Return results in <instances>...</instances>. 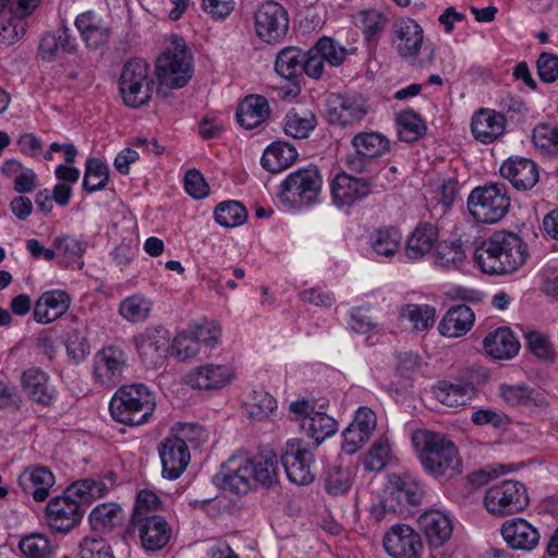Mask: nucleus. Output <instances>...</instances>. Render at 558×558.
Wrapping results in <instances>:
<instances>
[{
	"mask_svg": "<svg viewBox=\"0 0 558 558\" xmlns=\"http://www.w3.org/2000/svg\"><path fill=\"white\" fill-rule=\"evenodd\" d=\"M133 342L145 365L158 368L163 364L169 347V335L165 328L146 329L135 336Z\"/></svg>",
	"mask_w": 558,
	"mask_h": 558,
	"instance_id": "14",
	"label": "nucleus"
},
{
	"mask_svg": "<svg viewBox=\"0 0 558 558\" xmlns=\"http://www.w3.org/2000/svg\"><path fill=\"white\" fill-rule=\"evenodd\" d=\"M303 61L304 52L294 47H289L278 53L275 69L279 75L291 80L302 72Z\"/></svg>",
	"mask_w": 558,
	"mask_h": 558,
	"instance_id": "44",
	"label": "nucleus"
},
{
	"mask_svg": "<svg viewBox=\"0 0 558 558\" xmlns=\"http://www.w3.org/2000/svg\"><path fill=\"white\" fill-rule=\"evenodd\" d=\"M171 44L156 61V75L160 87L181 88L192 77V56L182 38L173 36Z\"/></svg>",
	"mask_w": 558,
	"mask_h": 558,
	"instance_id": "5",
	"label": "nucleus"
},
{
	"mask_svg": "<svg viewBox=\"0 0 558 558\" xmlns=\"http://www.w3.org/2000/svg\"><path fill=\"white\" fill-rule=\"evenodd\" d=\"M532 141L536 147L547 155H558V128L539 124L534 128Z\"/></svg>",
	"mask_w": 558,
	"mask_h": 558,
	"instance_id": "57",
	"label": "nucleus"
},
{
	"mask_svg": "<svg viewBox=\"0 0 558 558\" xmlns=\"http://www.w3.org/2000/svg\"><path fill=\"white\" fill-rule=\"evenodd\" d=\"M506 129V118L493 109L481 108L472 117L471 131L475 140L490 144L499 138Z\"/></svg>",
	"mask_w": 558,
	"mask_h": 558,
	"instance_id": "24",
	"label": "nucleus"
},
{
	"mask_svg": "<svg viewBox=\"0 0 558 558\" xmlns=\"http://www.w3.org/2000/svg\"><path fill=\"white\" fill-rule=\"evenodd\" d=\"M530 351L541 360L554 361L555 349L547 336L541 332H530L526 336Z\"/></svg>",
	"mask_w": 558,
	"mask_h": 558,
	"instance_id": "63",
	"label": "nucleus"
},
{
	"mask_svg": "<svg viewBox=\"0 0 558 558\" xmlns=\"http://www.w3.org/2000/svg\"><path fill=\"white\" fill-rule=\"evenodd\" d=\"M153 393L142 384L120 387L111 398L109 410L114 421L125 425H141L155 411Z\"/></svg>",
	"mask_w": 558,
	"mask_h": 558,
	"instance_id": "4",
	"label": "nucleus"
},
{
	"mask_svg": "<svg viewBox=\"0 0 558 558\" xmlns=\"http://www.w3.org/2000/svg\"><path fill=\"white\" fill-rule=\"evenodd\" d=\"M438 239L437 228L429 223H420L410 235L405 253L410 259H420L432 251Z\"/></svg>",
	"mask_w": 558,
	"mask_h": 558,
	"instance_id": "34",
	"label": "nucleus"
},
{
	"mask_svg": "<svg viewBox=\"0 0 558 558\" xmlns=\"http://www.w3.org/2000/svg\"><path fill=\"white\" fill-rule=\"evenodd\" d=\"M74 48V40L66 27H61L56 33L45 34L39 43V53L47 61L53 60L60 51L71 52Z\"/></svg>",
	"mask_w": 558,
	"mask_h": 558,
	"instance_id": "37",
	"label": "nucleus"
},
{
	"mask_svg": "<svg viewBox=\"0 0 558 558\" xmlns=\"http://www.w3.org/2000/svg\"><path fill=\"white\" fill-rule=\"evenodd\" d=\"M484 505L494 515L504 517L524 510L529 505L526 488L517 481H504L486 490Z\"/></svg>",
	"mask_w": 558,
	"mask_h": 558,
	"instance_id": "9",
	"label": "nucleus"
},
{
	"mask_svg": "<svg viewBox=\"0 0 558 558\" xmlns=\"http://www.w3.org/2000/svg\"><path fill=\"white\" fill-rule=\"evenodd\" d=\"M161 506L160 498L151 490L143 489L137 494L134 511L131 518V522L144 521L149 518H161L160 515L154 514L158 511Z\"/></svg>",
	"mask_w": 558,
	"mask_h": 558,
	"instance_id": "52",
	"label": "nucleus"
},
{
	"mask_svg": "<svg viewBox=\"0 0 558 558\" xmlns=\"http://www.w3.org/2000/svg\"><path fill=\"white\" fill-rule=\"evenodd\" d=\"M390 40L398 56L414 69L428 68L436 59L435 44L424 40L423 28L410 17L393 22Z\"/></svg>",
	"mask_w": 558,
	"mask_h": 558,
	"instance_id": "3",
	"label": "nucleus"
},
{
	"mask_svg": "<svg viewBox=\"0 0 558 558\" xmlns=\"http://www.w3.org/2000/svg\"><path fill=\"white\" fill-rule=\"evenodd\" d=\"M126 365L125 352L117 347L109 345L100 350L94 357L95 379L105 387H114L122 379Z\"/></svg>",
	"mask_w": 558,
	"mask_h": 558,
	"instance_id": "15",
	"label": "nucleus"
},
{
	"mask_svg": "<svg viewBox=\"0 0 558 558\" xmlns=\"http://www.w3.org/2000/svg\"><path fill=\"white\" fill-rule=\"evenodd\" d=\"M22 388L27 396L41 405H50L54 400V389L49 385L48 375L38 367H31L21 376Z\"/></svg>",
	"mask_w": 558,
	"mask_h": 558,
	"instance_id": "29",
	"label": "nucleus"
},
{
	"mask_svg": "<svg viewBox=\"0 0 558 558\" xmlns=\"http://www.w3.org/2000/svg\"><path fill=\"white\" fill-rule=\"evenodd\" d=\"M316 116L308 110L292 109L284 117L283 130L293 138H306L316 128Z\"/></svg>",
	"mask_w": 558,
	"mask_h": 558,
	"instance_id": "38",
	"label": "nucleus"
},
{
	"mask_svg": "<svg viewBox=\"0 0 558 558\" xmlns=\"http://www.w3.org/2000/svg\"><path fill=\"white\" fill-rule=\"evenodd\" d=\"M154 86L155 80L145 61L135 58L124 64L119 78V90L125 106L140 108L147 105Z\"/></svg>",
	"mask_w": 558,
	"mask_h": 558,
	"instance_id": "6",
	"label": "nucleus"
},
{
	"mask_svg": "<svg viewBox=\"0 0 558 558\" xmlns=\"http://www.w3.org/2000/svg\"><path fill=\"white\" fill-rule=\"evenodd\" d=\"M121 508L117 504L98 505L89 514V522L94 531H107L120 520Z\"/></svg>",
	"mask_w": 558,
	"mask_h": 558,
	"instance_id": "50",
	"label": "nucleus"
},
{
	"mask_svg": "<svg viewBox=\"0 0 558 558\" xmlns=\"http://www.w3.org/2000/svg\"><path fill=\"white\" fill-rule=\"evenodd\" d=\"M383 546L392 558H421L424 549L420 534L402 523L389 527L383 537Z\"/></svg>",
	"mask_w": 558,
	"mask_h": 558,
	"instance_id": "12",
	"label": "nucleus"
},
{
	"mask_svg": "<svg viewBox=\"0 0 558 558\" xmlns=\"http://www.w3.org/2000/svg\"><path fill=\"white\" fill-rule=\"evenodd\" d=\"M399 316L412 324L415 330H427L435 323L436 311L433 306L424 304H407L400 308Z\"/></svg>",
	"mask_w": 558,
	"mask_h": 558,
	"instance_id": "42",
	"label": "nucleus"
},
{
	"mask_svg": "<svg viewBox=\"0 0 558 558\" xmlns=\"http://www.w3.org/2000/svg\"><path fill=\"white\" fill-rule=\"evenodd\" d=\"M150 310V301L140 294H134L124 299L119 306L120 315L132 323L146 320L149 316Z\"/></svg>",
	"mask_w": 558,
	"mask_h": 558,
	"instance_id": "49",
	"label": "nucleus"
},
{
	"mask_svg": "<svg viewBox=\"0 0 558 558\" xmlns=\"http://www.w3.org/2000/svg\"><path fill=\"white\" fill-rule=\"evenodd\" d=\"M221 488L234 494H246L253 486V476L250 473V456L235 453L231 456L216 475Z\"/></svg>",
	"mask_w": 558,
	"mask_h": 558,
	"instance_id": "13",
	"label": "nucleus"
},
{
	"mask_svg": "<svg viewBox=\"0 0 558 558\" xmlns=\"http://www.w3.org/2000/svg\"><path fill=\"white\" fill-rule=\"evenodd\" d=\"M314 456L298 438L289 439L281 451V463L290 482L296 485H308L315 474L312 470Z\"/></svg>",
	"mask_w": 558,
	"mask_h": 558,
	"instance_id": "10",
	"label": "nucleus"
},
{
	"mask_svg": "<svg viewBox=\"0 0 558 558\" xmlns=\"http://www.w3.org/2000/svg\"><path fill=\"white\" fill-rule=\"evenodd\" d=\"M255 31L265 43H277L288 32L289 20L286 9L277 1L263 2L254 13Z\"/></svg>",
	"mask_w": 558,
	"mask_h": 558,
	"instance_id": "11",
	"label": "nucleus"
},
{
	"mask_svg": "<svg viewBox=\"0 0 558 558\" xmlns=\"http://www.w3.org/2000/svg\"><path fill=\"white\" fill-rule=\"evenodd\" d=\"M25 17L9 9V16L0 24V41L5 46L16 43L26 32Z\"/></svg>",
	"mask_w": 558,
	"mask_h": 558,
	"instance_id": "56",
	"label": "nucleus"
},
{
	"mask_svg": "<svg viewBox=\"0 0 558 558\" xmlns=\"http://www.w3.org/2000/svg\"><path fill=\"white\" fill-rule=\"evenodd\" d=\"M352 486V472L349 468L331 466L326 474L325 487L333 496L347 494Z\"/></svg>",
	"mask_w": 558,
	"mask_h": 558,
	"instance_id": "53",
	"label": "nucleus"
},
{
	"mask_svg": "<svg viewBox=\"0 0 558 558\" xmlns=\"http://www.w3.org/2000/svg\"><path fill=\"white\" fill-rule=\"evenodd\" d=\"M78 558H114L111 547L102 538L85 537L80 544Z\"/></svg>",
	"mask_w": 558,
	"mask_h": 558,
	"instance_id": "62",
	"label": "nucleus"
},
{
	"mask_svg": "<svg viewBox=\"0 0 558 558\" xmlns=\"http://www.w3.org/2000/svg\"><path fill=\"white\" fill-rule=\"evenodd\" d=\"M500 533L510 548L523 551L533 550L541 538L538 530L521 518L505 521Z\"/></svg>",
	"mask_w": 558,
	"mask_h": 558,
	"instance_id": "21",
	"label": "nucleus"
},
{
	"mask_svg": "<svg viewBox=\"0 0 558 558\" xmlns=\"http://www.w3.org/2000/svg\"><path fill=\"white\" fill-rule=\"evenodd\" d=\"M158 450L163 476L169 480L178 478L191 459L185 441L180 437H168L160 444Z\"/></svg>",
	"mask_w": 558,
	"mask_h": 558,
	"instance_id": "20",
	"label": "nucleus"
},
{
	"mask_svg": "<svg viewBox=\"0 0 558 558\" xmlns=\"http://www.w3.org/2000/svg\"><path fill=\"white\" fill-rule=\"evenodd\" d=\"M296 158L298 151L292 145L275 142L265 149L260 163L267 171L277 173L291 166Z\"/></svg>",
	"mask_w": 558,
	"mask_h": 558,
	"instance_id": "35",
	"label": "nucleus"
},
{
	"mask_svg": "<svg viewBox=\"0 0 558 558\" xmlns=\"http://www.w3.org/2000/svg\"><path fill=\"white\" fill-rule=\"evenodd\" d=\"M322 184V175L316 167L299 169L282 181L278 196L282 204L291 208L310 206L317 202Z\"/></svg>",
	"mask_w": 558,
	"mask_h": 558,
	"instance_id": "7",
	"label": "nucleus"
},
{
	"mask_svg": "<svg viewBox=\"0 0 558 558\" xmlns=\"http://www.w3.org/2000/svg\"><path fill=\"white\" fill-rule=\"evenodd\" d=\"M72 497L68 494V496L56 497L48 502L46 513L51 529L66 533L80 523L83 517V509L80 501L74 500Z\"/></svg>",
	"mask_w": 558,
	"mask_h": 558,
	"instance_id": "17",
	"label": "nucleus"
},
{
	"mask_svg": "<svg viewBox=\"0 0 558 558\" xmlns=\"http://www.w3.org/2000/svg\"><path fill=\"white\" fill-rule=\"evenodd\" d=\"M17 482L26 495H31L36 501H44L54 484V476L46 466L31 465L24 469Z\"/></svg>",
	"mask_w": 558,
	"mask_h": 558,
	"instance_id": "25",
	"label": "nucleus"
},
{
	"mask_svg": "<svg viewBox=\"0 0 558 558\" xmlns=\"http://www.w3.org/2000/svg\"><path fill=\"white\" fill-rule=\"evenodd\" d=\"M435 258L436 263L444 268H459L465 259L461 241L439 243Z\"/></svg>",
	"mask_w": 558,
	"mask_h": 558,
	"instance_id": "54",
	"label": "nucleus"
},
{
	"mask_svg": "<svg viewBox=\"0 0 558 558\" xmlns=\"http://www.w3.org/2000/svg\"><path fill=\"white\" fill-rule=\"evenodd\" d=\"M246 218V209L235 201L220 203L215 209V219L222 227H238L242 225Z\"/></svg>",
	"mask_w": 558,
	"mask_h": 558,
	"instance_id": "51",
	"label": "nucleus"
},
{
	"mask_svg": "<svg viewBox=\"0 0 558 558\" xmlns=\"http://www.w3.org/2000/svg\"><path fill=\"white\" fill-rule=\"evenodd\" d=\"M371 180L345 172L338 173L330 184L332 201L338 208L351 207L363 201L371 193Z\"/></svg>",
	"mask_w": 558,
	"mask_h": 558,
	"instance_id": "16",
	"label": "nucleus"
},
{
	"mask_svg": "<svg viewBox=\"0 0 558 558\" xmlns=\"http://www.w3.org/2000/svg\"><path fill=\"white\" fill-rule=\"evenodd\" d=\"M250 473L253 476V484L257 483L264 487L276 485L279 482L277 454L269 450L250 457Z\"/></svg>",
	"mask_w": 558,
	"mask_h": 558,
	"instance_id": "33",
	"label": "nucleus"
},
{
	"mask_svg": "<svg viewBox=\"0 0 558 558\" xmlns=\"http://www.w3.org/2000/svg\"><path fill=\"white\" fill-rule=\"evenodd\" d=\"M485 352L496 360H510L520 350V342L509 327H499L483 340Z\"/></svg>",
	"mask_w": 558,
	"mask_h": 558,
	"instance_id": "28",
	"label": "nucleus"
},
{
	"mask_svg": "<svg viewBox=\"0 0 558 558\" xmlns=\"http://www.w3.org/2000/svg\"><path fill=\"white\" fill-rule=\"evenodd\" d=\"M354 150L368 159L379 158L390 149L389 140L381 133L360 132L351 140Z\"/></svg>",
	"mask_w": 558,
	"mask_h": 558,
	"instance_id": "36",
	"label": "nucleus"
},
{
	"mask_svg": "<svg viewBox=\"0 0 558 558\" xmlns=\"http://www.w3.org/2000/svg\"><path fill=\"white\" fill-rule=\"evenodd\" d=\"M277 407L276 399L264 390L253 391L248 401L244 403V412L247 417L263 421L274 412Z\"/></svg>",
	"mask_w": 558,
	"mask_h": 558,
	"instance_id": "43",
	"label": "nucleus"
},
{
	"mask_svg": "<svg viewBox=\"0 0 558 558\" xmlns=\"http://www.w3.org/2000/svg\"><path fill=\"white\" fill-rule=\"evenodd\" d=\"M529 257L527 244L515 233L494 232L473 254L480 269L488 275H509L521 268Z\"/></svg>",
	"mask_w": 558,
	"mask_h": 558,
	"instance_id": "1",
	"label": "nucleus"
},
{
	"mask_svg": "<svg viewBox=\"0 0 558 558\" xmlns=\"http://www.w3.org/2000/svg\"><path fill=\"white\" fill-rule=\"evenodd\" d=\"M234 372L228 364H205L192 369L185 383L194 389L215 390L230 384Z\"/></svg>",
	"mask_w": 558,
	"mask_h": 558,
	"instance_id": "19",
	"label": "nucleus"
},
{
	"mask_svg": "<svg viewBox=\"0 0 558 558\" xmlns=\"http://www.w3.org/2000/svg\"><path fill=\"white\" fill-rule=\"evenodd\" d=\"M75 26L89 48L97 49L110 38V27L93 11L80 14Z\"/></svg>",
	"mask_w": 558,
	"mask_h": 558,
	"instance_id": "30",
	"label": "nucleus"
},
{
	"mask_svg": "<svg viewBox=\"0 0 558 558\" xmlns=\"http://www.w3.org/2000/svg\"><path fill=\"white\" fill-rule=\"evenodd\" d=\"M19 548L26 558H47L52 553V545L44 534L35 533L23 537Z\"/></svg>",
	"mask_w": 558,
	"mask_h": 558,
	"instance_id": "55",
	"label": "nucleus"
},
{
	"mask_svg": "<svg viewBox=\"0 0 558 558\" xmlns=\"http://www.w3.org/2000/svg\"><path fill=\"white\" fill-rule=\"evenodd\" d=\"M108 490L109 485L104 480L85 478L69 486L66 494L89 504L97 498L104 497Z\"/></svg>",
	"mask_w": 558,
	"mask_h": 558,
	"instance_id": "47",
	"label": "nucleus"
},
{
	"mask_svg": "<svg viewBox=\"0 0 558 558\" xmlns=\"http://www.w3.org/2000/svg\"><path fill=\"white\" fill-rule=\"evenodd\" d=\"M315 47L320 52L325 62L330 66L340 65L348 54V50L330 37H322L315 44Z\"/></svg>",
	"mask_w": 558,
	"mask_h": 558,
	"instance_id": "59",
	"label": "nucleus"
},
{
	"mask_svg": "<svg viewBox=\"0 0 558 558\" xmlns=\"http://www.w3.org/2000/svg\"><path fill=\"white\" fill-rule=\"evenodd\" d=\"M417 523L430 547L439 548L444 546L452 535L453 524L451 519L439 510L425 511L418 517Z\"/></svg>",
	"mask_w": 558,
	"mask_h": 558,
	"instance_id": "23",
	"label": "nucleus"
},
{
	"mask_svg": "<svg viewBox=\"0 0 558 558\" xmlns=\"http://www.w3.org/2000/svg\"><path fill=\"white\" fill-rule=\"evenodd\" d=\"M71 304L68 293L52 290L43 293L34 306V319L39 324H49L66 313Z\"/></svg>",
	"mask_w": 558,
	"mask_h": 558,
	"instance_id": "27",
	"label": "nucleus"
},
{
	"mask_svg": "<svg viewBox=\"0 0 558 558\" xmlns=\"http://www.w3.org/2000/svg\"><path fill=\"white\" fill-rule=\"evenodd\" d=\"M129 531L137 532L143 548L147 551L162 549L171 538V529L161 518H149L130 523Z\"/></svg>",
	"mask_w": 558,
	"mask_h": 558,
	"instance_id": "22",
	"label": "nucleus"
},
{
	"mask_svg": "<svg viewBox=\"0 0 558 558\" xmlns=\"http://www.w3.org/2000/svg\"><path fill=\"white\" fill-rule=\"evenodd\" d=\"M367 110L351 98L336 95L326 101V118L330 124L347 126L361 121Z\"/></svg>",
	"mask_w": 558,
	"mask_h": 558,
	"instance_id": "26",
	"label": "nucleus"
},
{
	"mask_svg": "<svg viewBox=\"0 0 558 558\" xmlns=\"http://www.w3.org/2000/svg\"><path fill=\"white\" fill-rule=\"evenodd\" d=\"M501 397L511 405H527L535 401V390L526 386H506L500 387Z\"/></svg>",
	"mask_w": 558,
	"mask_h": 558,
	"instance_id": "64",
	"label": "nucleus"
},
{
	"mask_svg": "<svg viewBox=\"0 0 558 558\" xmlns=\"http://www.w3.org/2000/svg\"><path fill=\"white\" fill-rule=\"evenodd\" d=\"M301 427L314 439L315 446H318L337 432L338 424L335 418L326 413L315 411L306 423H302Z\"/></svg>",
	"mask_w": 558,
	"mask_h": 558,
	"instance_id": "39",
	"label": "nucleus"
},
{
	"mask_svg": "<svg viewBox=\"0 0 558 558\" xmlns=\"http://www.w3.org/2000/svg\"><path fill=\"white\" fill-rule=\"evenodd\" d=\"M389 482L397 490L398 499H403L411 506H417L422 502L424 489L410 475L392 474Z\"/></svg>",
	"mask_w": 558,
	"mask_h": 558,
	"instance_id": "46",
	"label": "nucleus"
},
{
	"mask_svg": "<svg viewBox=\"0 0 558 558\" xmlns=\"http://www.w3.org/2000/svg\"><path fill=\"white\" fill-rule=\"evenodd\" d=\"M109 181L108 166L98 158H88L85 166L83 189L87 192H96L105 189Z\"/></svg>",
	"mask_w": 558,
	"mask_h": 558,
	"instance_id": "45",
	"label": "nucleus"
},
{
	"mask_svg": "<svg viewBox=\"0 0 558 558\" xmlns=\"http://www.w3.org/2000/svg\"><path fill=\"white\" fill-rule=\"evenodd\" d=\"M411 439L423 469L429 475L441 477L449 471L460 472L459 450L446 435L417 429Z\"/></svg>",
	"mask_w": 558,
	"mask_h": 558,
	"instance_id": "2",
	"label": "nucleus"
},
{
	"mask_svg": "<svg viewBox=\"0 0 558 558\" xmlns=\"http://www.w3.org/2000/svg\"><path fill=\"white\" fill-rule=\"evenodd\" d=\"M475 315L473 311L464 305L451 307L438 325L439 332L445 337H461L473 326Z\"/></svg>",
	"mask_w": 558,
	"mask_h": 558,
	"instance_id": "31",
	"label": "nucleus"
},
{
	"mask_svg": "<svg viewBox=\"0 0 558 558\" xmlns=\"http://www.w3.org/2000/svg\"><path fill=\"white\" fill-rule=\"evenodd\" d=\"M53 247L57 250V255L62 257L63 263L70 265L76 263L80 269L83 268L84 263L81 260L86 250V243L74 235L58 236L53 241Z\"/></svg>",
	"mask_w": 558,
	"mask_h": 558,
	"instance_id": "41",
	"label": "nucleus"
},
{
	"mask_svg": "<svg viewBox=\"0 0 558 558\" xmlns=\"http://www.w3.org/2000/svg\"><path fill=\"white\" fill-rule=\"evenodd\" d=\"M401 234L398 229L378 230L373 238V248L378 255L392 256L399 250Z\"/></svg>",
	"mask_w": 558,
	"mask_h": 558,
	"instance_id": "58",
	"label": "nucleus"
},
{
	"mask_svg": "<svg viewBox=\"0 0 558 558\" xmlns=\"http://www.w3.org/2000/svg\"><path fill=\"white\" fill-rule=\"evenodd\" d=\"M398 134L401 141L412 143L426 131L425 123L413 110H404L398 116Z\"/></svg>",
	"mask_w": 558,
	"mask_h": 558,
	"instance_id": "48",
	"label": "nucleus"
},
{
	"mask_svg": "<svg viewBox=\"0 0 558 558\" xmlns=\"http://www.w3.org/2000/svg\"><path fill=\"white\" fill-rule=\"evenodd\" d=\"M269 114L268 100L259 95H251L239 105L236 119L241 126L251 130L260 125Z\"/></svg>",
	"mask_w": 558,
	"mask_h": 558,
	"instance_id": "32",
	"label": "nucleus"
},
{
	"mask_svg": "<svg viewBox=\"0 0 558 558\" xmlns=\"http://www.w3.org/2000/svg\"><path fill=\"white\" fill-rule=\"evenodd\" d=\"M390 459V446L386 439L377 440L369 449L364 465L369 471H381Z\"/></svg>",
	"mask_w": 558,
	"mask_h": 558,
	"instance_id": "61",
	"label": "nucleus"
},
{
	"mask_svg": "<svg viewBox=\"0 0 558 558\" xmlns=\"http://www.w3.org/2000/svg\"><path fill=\"white\" fill-rule=\"evenodd\" d=\"M510 198L501 183H490L475 187L469 195L468 208L481 223H496L507 214Z\"/></svg>",
	"mask_w": 558,
	"mask_h": 558,
	"instance_id": "8",
	"label": "nucleus"
},
{
	"mask_svg": "<svg viewBox=\"0 0 558 558\" xmlns=\"http://www.w3.org/2000/svg\"><path fill=\"white\" fill-rule=\"evenodd\" d=\"M172 347L175 356L181 361L195 357L201 350V345L191 329L179 333L174 338Z\"/></svg>",
	"mask_w": 558,
	"mask_h": 558,
	"instance_id": "60",
	"label": "nucleus"
},
{
	"mask_svg": "<svg viewBox=\"0 0 558 558\" xmlns=\"http://www.w3.org/2000/svg\"><path fill=\"white\" fill-rule=\"evenodd\" d=\"M499 172L517 191L522 192L532 190L539 180L537 165L529 158L519 156L505 160Z\"/></svg>",
	"mask_w": 558,
	"mask_h": 558,
	"instance_id": "18",
	"label": "nucleus"
},
{
	"mask_svg": "<svg viewBox=\"0 0 558 558\" xmlns=\"http://www.w3.org/2000/svg\"><path fill=\"white\" fill-rule=\"evenodd\" d=\"M472 387L469 384L439 383L434 388L436 399L450 408L463 405L470 400Z\"/></svg>",
	"mask_w": 558,
	"mask_h": 558,
	"instance_id": "40",
	"label": "nucleus"
}]
</instances>
